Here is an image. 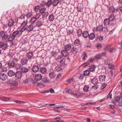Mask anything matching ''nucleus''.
<instances>
[{
    "label": "nucleus",
    "mask_w": 122,
    "mask_h": 122,
    "mask_svg": "<svg viewBox=\"0 0 122 122\" xmlns=\"http://www.w3.org/2000/svg\"><path fill=\"white\" fill-rule=\"evenodd\" d=\"M41 13L39 12L38 14H36L35 17H36L37 19H38L41 14Z\"/></svg>",
    "instance_id": "obj_48"
},
{
    "label": "nucleus",
    "mask_w": 122,
    "mask_h": 122,
    "mask_svg": "<svg viewBox=\"0 0 122 122\" xmlns=\"http://www.w3.org/2000/svg\"><path fill=\"white\" fill-rule=\"evenodd\" d=\"M1 71L3 72H6L7 71V68L3 66L1 69Z\"/></svg>",
    "instance_id": "obj_35"
},
{
    "label": "nucleus",
    "mask_w": 122,
    "mask_h": 122,
    "mask_svg": "<svg viewBox=\"0 0 122 122\" xmlns=\"http://www.w3.org/2000/svg\"><path fill=\"white\" fill-rule=\"evenodd\" d=\"M55 19L54 15L53 14H51L50 15L49 17V20L51 21H52Z\"/></svg>",
    "instance_id": "obj_28"
},
{
    "label": "nucleus",
    "mask_w": 122,
    "mask_h": 122,
    "mask_svg": "<svg viewBox=\"0 0 122 122\" xmlns=\"http://www.w3.org/2000/svg\"><path fill=\"white\" fill-rule=\"evenodd\" d=\"M22 74V72H21L20 71H17L15 74V76L18 79H19L21 77Z\"/></svg>",
    "instance_id": "obj_3"
},
{
    "label": "nucleus",
    "mask_w": 122,
    "mask_h": 122,
    "mask_svg": "<svg viewBox=\"0 0 122 122\" xmlns=\"http://www.w3.org/2000/svg\"><path fill=\"white\" fill-rule=\"evenodd\" d=\"M11 31L7 30L6 31V33L2 37V40L3 41H5L8 38V36L11 34Z\"/></svg>",
    "instance_id": "obj_1"
},
{
    "label": "nucleus",
    "mask_w": 122,
    "mask_h": 122,
    "mask_svg": "<svg viewBox=\"0 0 122 122\" xmlns=\"http://www.w3.org/2000/svg\"><path fill=\"white\" fill-rule=\"evenodd\" d=\"M71 94L76 96H79V93L77 91H72Z\"/></svg>",
    "instance_id": "obj_30"
},
{
    "label": "nucleus",
    "mask_w": 122,
    "mask_h": 122,
    "mask_svg": "<svg viewBox=\"0 0 122 122\" xmlns=\"http://www.w3.org/2000/svg\"><path fill=\"white\" fill-rule=\"evenodd\" d=\"M96 68V66H95L93 65L92 66H91L90 67V70L91 71H94Z\"/></svg>",
    "instance_id": "obj_49"
},
{
    "label": "nucleus",
    "mask_w": 122,
    "mask_h": 122,
    "mask_svg": "<svg viewBox=\"0 0 122 122\" xmlns=\"http://www.w3.org/2000/svg\"><path fill=\"white\" fill-rule=\"evenodd\" d=\"M15 61L13 60L10 61L8 63V65L10 67H13L15 65Z\"/></svg>",
    "instance_id": "obj_4"
},
{
    "label": "nucleus",
    "mask_w": 122,
    "mask_h": 122,
    "mask_svg": "<svg viewBox=\"0 0 122 122\" xmlns=\"http://www.w3.org/2000/svg\"><path fill=\"white\" fill-rule=\"evenodd\" d=\"M58 3V0H54L52 3L53 5L55 6H56Z\"/></svg>",
    "instance_id": "obj_31"
},
{
    "label": "nucleus",
    "mask_w": 122,
    "mask_h": 122,
    "mask_svg": "<svg viewBox=\"0 0 122 122\" xmlns=\"http://www.w3.org/2000/svg\"><path fill=\"white\" fill-rule=\"evenodd\" d=\"M40 71L41 72L44 74H45L47 70L45 67H42L40 68Z\"/></svg>",
    "instance_id": "obj_13"
},
{
    "label": "nucleus",
    "mask_w": 122,
    "mask_h": 122,
    "mask_svg": "<svg viewBox=\"0 0 122 122\" xmlns=\"http://www.w3.org/2000/svg\"><path fill=\"white\" fill-rule=\"evenodd\" d=\"M108 68L112 70L114 68V65L112 64H109Z\"/></svg>",
    "instance_id": "obj_44"
},
{
    "label": "nucleus",
    "mask_w": 122,
    "mask_h": 122,
    "mask_svg": "<svg viewBox=\"0 0 122 122\" xmlns=\"http://www.w3.org/2000/svg\"><path fill=\"white\" fill-rule=\"evenodd\" d=\"M77 33L79 36L81 35L82 34V30L81 29H79L77 31Z\"/></svg>",
    "instance_id": "obj_39"
},
{
    "label": "nucleus",
    "mask_w": 122,
    "mask_h": 122,
    "mask_svg": "<svg viewBox=\"0 0 122 122\" xmlns=\"http://www.w3.org/2000/svg\"><path fill=\"white\" fill-rule=\"evenodd\" d=\"M22 28H21L20 31L21 32H22L25 31V30H26V27H22Z\"/></svg>",
    "instance_id": "obj_54"
},
{
    "label": "nucleus",
    "mask_w": 122,
    "mask_h": 122,
    "mask_svg": "<svg viewBox=\"0 0 122 122\" xmlns=\"http://www.w3.org/2000/svg\"><path fill=\"white\" fill-rule=\"evenodd\" d=\"M116 49L114 48L112 49L109 50V51L110 53H112L115 52L116 51Z\"/></svg>",
    "instance_id": "obj_60"
},
{
    "label": "nucleus",
    "mask_w": 122,
    "mask_h": 122,
    "mask_svg": "<svg viewBox=\"0 0 122 122\" xmlns=\"http://www.w3.org/2000/svg\"><path fill=\"white\" fill-rule=\"evenodd\" d=\"M5 34V32L3 31H1L0 32V36L2 37Z\"/></svg>",
    "instance_id": "obj_52"
},
{
    "label": "nucleus",
    "mask_w": 122,
    "mask_h": 122,
    "mask_svg": "<svg viewBox=\"0 0 122 122\" xmlns=\"http://www.w3.org/2000/svg\"><path fill=\"white\" fill-rule=\"evenodd\" d=\"M89 38L91 40L93 39L95 37V35L93 33L90 34L88 36Z\"/></svg>",
    "instance_id": "obj_21"
},
{
    "label": "nucleus",
    "mask_w": 122,
    "mask_h": 122,
    "mask_svg": "<svg viewBox=\"0 0 122 122\" xmlns=\"http://www.w3.org/2000/svg\"><path fill=\"white\" fill-rule=\"evenodd\" d=\"M49 76L50 78L51 79H53L55 77L56 74L54 72H52L49 74Z\"/></svg>",
    "instance_id": "obj_20"
},
{
    "label": "nucleus",
    "mask_w": 122,
    "mask_h": 122,
    "mask_svg": "<svg viewBox=\"0 0 122 122\" xmlns=\"http://www.w3.org/2000/svg\"><path fill=\"white\" fill-rule=\"evenodd\" d=\"M33 56V54L32 52L30 51L28 53L27 56L29 58L31 59Z\"/></svg>",
    "instance_id": "obj_26"
},
{
    "label": "nucleus",
    "mask_w": 122,
    "mask_h": 122,
    "mask_svg": "<svg viewBox=\"0 0 122 122\" xmlns=\"http://www.w3.org/2000/svg\"><path fill=\"white\" fill-rule=\"evenodd\" d=\"M42 78V76L40 74H37L35 75V78L37 81H40L41 80Z\"/></svg>",
    "instance_id": "obj_2"
},
{
    "label": "nucleus",
    "mask_w": 122,
    "mask_h": 122,
    "mask_svg": "<svg viewBox=\"0 0 122 122\" xmlns=\"http://www.w3.org/2000/svg\"><path fill=\"white\" fill-rule=\"evenodd\" d=\"M33 27V26L32 25H30L28 26L27 27H26V30L28 32H30L32 30Z\"/></svg>",
    "instance_id": "obj_8"
},
{
    "label": "nucleus",
    "mask_w": 122,
    "mask_h": 122,
    "mask_svg": "<svg viewBox=\"0 0 122 122\" xmlns=\"http://www.w3.org/2000/svg\"><path fill=\"white\" fill-rule=\"evenodd\" d=\"M78 51V49L76 47H73L71 49V51L73 53L75 54H76Z\"/></svg>",
    "instance_id": "obj_12"
},
{
    "label": "nucleus",
    "mask_w": 122,
    "mask_h": 122,
    "mask_svg": "<svg viewBox=\"0 0 122 122\" xmlns=\"http://www.w3.org/2000/svg\"><path fill=\"white\" fill-rule=\"evenodd\" d=\"M61 53L63 56L64 57H66L68 55V52L65 50H62Z\"/></svg>",
    "instance_id": "obj_18"
},
{
    "label": "nucleus",
    "mask_w": 122,
    "mask_h": 122,
    "mask_svg": "<svg viewBox=\"0 0 122 122\" xmlns=\"http://www.w3.org/2000/svg\"><path fill=\"white\" fill-rule=\"evenodd\" d=\"M64 48L65 50L66 51L69 50L71 49V45L70 44H67L65 45Z\"/></svg>",
    "instance_id": "obj_17"
},
{
    "label": "nucleus",
    "mask_w": 122,
    "mask_h": 122,
    "mask_svg": "<svg viewBox=\"0 0 122 122\" xmlns=\"http://www.w3.org/2000/svg\"><path fill=\"white\" fill-rule=\"evenodd\" d=\"M115 9L113 7H110L109 8V11L111 13H113L114 12Z\"/></svg>",
    "instance_id": "obj_42"
},
{
    "label": "nucleus",
    "mask_w": 122,
    "mask_h": 122,
    "mask_svg": "<svg viewBox=\"0 0 122 122\" xmlns=\"http://www.w3.org/2000/svg\"><path fill=\"white\" fill-rule=\"evenodd\" d=\"M106 76L104 75H100L99 77L100 80L101 81H103L105 80Z\"/></svg>",
    "instance_id": "obj_10"
},
{
    "label": "nucleus",
    "mask_w": 122,
    "mask_h": 122,
    "mask_svg": "<svg viewBox=\"0 0 122 122\" xmlns=\"http://www.w3.org/2000/svg\"><path fill=\"white\" fill-rule=\"evenodd\" d=\"M114 19V16L113 15H111L109 16V19L111 21H113V20Z\"/></svg>",
    "instance_id": "obj_45"
},
{
    "label": "nucleus",
    "mask_w": 122,
    "mask_h": 122,
    "mask_svg": "<svg viewBox=\"0 0 122 122\" xmlns=\"http://www.w3.org/2000/svg\"><path fill=\"white\" fill-rule=\"evenodd\" d=\"M110 20L108 18L105 19L104 20V24L105 25H107L110 23Z\"/></svg>",
    "instance_id": "obj_16"
},
{
    "label": "nucleus",
    "mask_w": 122,
    "mask_h": 122,
    "mask_svg": "<svg viewBox=\"0 0 122 122\" xmlns=\"http://www.w3.org/2000/svg\"><path fill=\"white\" fill-rule=\"evenodd\" d=\"M73 81V78H71L68 79L67 81L68 83H71Z\"/></svg>",
    "instance_id": "obj_63"
},
{
    "label": "nucleus",
    "mask_w": 122,
    "mask_h": 122,
    "mask_svg": "<svg viewBox=\"0 0 122 122\" xmlns=\"http://www.w3.org/2000/svg\"><path fill=\"white\" fill-rule=\"evenodd\" d=\"M46 3H45V1H42L41 2V6H43L46 5Z\"/></svg>",
    "instance_id": "obj_62"
},
{
    "label": "nucleus",
    "mask_w": 122,
    "mask_h": 122,
    "mask_svg": "<svg viewBox=\"0 0 122 122\" xmlns=\"http://www.w3.org/2000/svg\"><path fill=\"white\" fill-rule=\"evenodd\" d=\"M8 74L9 76L11 77L15 75V73L13 71L10 70L8 71Z\"/></svg>",
    "instance_id": "obj_19"
},
{
    "label": "nucleus",
    "mask_w": 122,
    "mask_h": 122,
    "mask_svg": "<svg viewBox=\"0 0 122 122\" xmlns=\"http://www.w3.org/2000/svg\"><path fill=\"white\" fill-rule=\"evenodd\" d=\"M98 80L97 78L96 77H94L91 80L92 83L94 84H96L97 83Z\"/></svg>",
    "instance_id": "obj_24"
},
{
    "label": "nucleus",
    "mask_w": 122,
    "mask_h": 122,
    "mask_svg": "<svg viewBox=\"0 0 122 122\" xmlns=\"http://www.w3.org/2000/svg\"><path fill=\"white\" fill-rule=\"evenodd\" d=\"M66 91L67 93L71 94L72 91L71 89H66Z\"/></svg>",
    "instance_id": "obj_53"
},
{
    "label": "nucleus",
    "mask_w": 122,
    "mask_h": 122,
    "mask_svg": "<svg viewBox=\"0 0 122 122\" xmlns=\"http://www.w3.org/2000/svg\"><path fill=\"white\" fill-rule=\"evenodd\" d=\"M106 84L105 83H103L102 84L101 86V89H104L106 86Z\"/></svg>",
    "instance_id": "obj_61"
},
{
    "label": "nucleus",
    "mask_w": 122,
    "mask_h": 122,
    "mask_svg": "<svg viewBox=\"0 0 122 122\" xmlns=\"http://www.w3.org/2000/svg\"><path fill=\"white\" fill-rule=\"evenodd\" d=\"M82 35H83L84 38H86L88 36L89 34L88 32L87 31H85L83 32Z\"/></svg>",
    "instance_id": "obj_22"
},
{
    "label": "nucleus",
    "mask_w": 122,
    "mask_h": 122,
    "mask_svg": "<svg viewBox=\"0 0 122 122\" xmlns=\"http://www.w3.org/2000/svg\"><path fill=\"white\" fill-rule=\"evenodd\" d=\"M31 81V82L34 83H36V82H35L33 80H31L30 79H24L23 80V81L24 83H26L28 82L29 81Z\"/></svg>",
    "instance_id": "obj_9"
},
{
    "label": "nucleus",
    "mask_w": 122,
    "mask_h": 122,
    "mask_svg": "<svg viewBox=\"0 0 122 122\" xmlns=\"http://www.w3.org/2000/svg\"><path fill=\"white\" fill-rule=\"evenodd\" d=\"M28 69L26 67H23L21 69V71L22 73H26L28 71Z\"/></svg>",
    "instance_id": "obj_23"
},
{
    "label": "nucleus",
    "mask_w": 122,
    "mask_h": 122,
    "mask_svg": "<svg viewBox=\"0 0 122 122\" xmlns=\"http://www.w3.org/2000/svg\"><path fill=\"white\" fill-rule=\"evenodd\" d=\"M110 48V46L108 45L105 46L104 47V49L105 50H108Z\"/></svg>",
    "instance_id": "obj_59"
},
{
    "label": "nucleus",
    "mask_w": 122,
    "mask_h": 122,
    "mask_svg": "<svg viewBox=\"0 0 122 122\" xmlns=\"http://www.w3.org/2000/svg\"><path fill=\"white\" fill-rule=\"evenodd\" d=\"M48 15V13L47 12H44L42 14V17L43 18L47 17Z\"/></svg>",
    "instance_id": "obj_32"
},
{
    "label": "nucleus",
    "mask_w": 122,
    "mask_h": 122,
    "mask_svg": "<svg viewBox=\"0 0 122 122\" xmlns=\"http://www.w3.org/2000/svg\"><path fill=\"white\" fill-rule=\"evenodd\" d=\"M94 60V58H90L88 60V61L89 63H91L93 62V61Z\"/></svg>",
    "instance_id": "obj_51"
},
{
    "label": "nucleus",
    "mask_w": 122,
    "mask_h": 122,
    "mask_svg": "<svg viewBox=\"0 0 122 122\" xmlns=\"http://www.w3.org/2000/svg\"><path fill=\"white\" fill-rule=\"evenodd\" d=\"M90 73V71L88 70L85 71L84 73V75L85 76H88Z\"/></svg>",
    "instance_id": "obj_43"
},
{
    "label": "nucleus",
    "mask_w": 122,
    "mask_h": 122,
    "mask_svg": "<svg viewBox=\"0 0 122 122\" xmlns=\"http://www.w3.org/2000/svg\"><path fill=\"white\" fill-rule=\"evenodd\" d=\"M42 25V22L41 21H38L36 24V26H40Z\"/></svg>",
    "instance_id": "obj_50"
},
{
    "label": "nucleus",
    "mask_w": 122,
    "mask_h": 122,
    "mask_svg": "<svg viewBox=\"0 0 122 122\" xmlns=\"http://www.w3.org/2000/svg\"><path fill=\"white\" fill-rule=\"evenodd\" d=\"M10 84L12 86H16L18 85V83L17 81L16 80H12L10 82Z\"/></svg>",
    "instance_id": "obj_6"
},
{
    "label": "nucleus",
    "mask_w": 122,
    "mask_h": 122,
    "mask_svg": "<svg viewBox=\"0 0 122 122\" xmlns=\"http://www.w3.org/2000/svg\"><path fill=\"white\" fill-rule=\"evenodd\" d=\"M83 59L84 60V59L87 58V56L86 53H83Z\"/></svg>",
    "instance_id": "obj_64"
},
{
    "label": "nucleus",
    "mask_w": 122,
    "mask_h": 122,
    "mask_svg": "<svg viewBox=\"0 0 122 122\" xmlns=\"http://www.w3.org/2000/svg\"><path fill=\"white\" fill-rule=\"evenodd\" d=\"M102 55L100 54L96 56L95 57V59H99L101 58L102 57Z\"/></svg>",
    "instance_id": "obj_56"
},
{
    "label": "nucleus",
    "mask_w": 122,
    "mask_h": 122,
    "mask_svg": "<svg viewBox=\"0 0 122 122\" xmlns=\"http://www.w3.org/2000/svg\"><path fill=\"white\" fill-rule=\"evenodd\" d=\"M37 19L34 17L31 18L30 20V23L32 24H33L36 21Z\"/></svg>",
    "instance_id": "obj_34"
},
{
    "label": "nucleus",
    "mask_w": 122,
    "mask_h": 122,
    "mask_svg": "<svg viewBox=\"0 0 122 122\" xmlns=\"http://www.w3.org/2000/svg\"><path fill=\"white\" fill-rule=\"evenodd\" d=\"M42 81L44 82L47 83L49 81V78L48 77H44L42 79Z\"/></svg>",
    "instance_id": "obj_27"
},
{
    "label": "nucleus",
    "mask_w": 122,
    "mask_h": 122,
    "mask_svg": "<svg viewBox=\"0 0 122 122\" xmlns=\"http://www.w3.org/2000/svg\"><path fill=\"white\" fill-rule=\"evenodd\" d=\"M12 35L15 38L19 36V32L18 31H16L13 32L12 33Z\"/></svg>",
    "instance_id": "obj_15"
},
{
    "label": "nucleus",
    "mask_w": 122,
    "mask_h": 122,
    "mask_svg": "<svg viewBox=\"0 0 122 122\" xmlns=\"http://www.w3.org/2000/svg\"><path fill=\"white\" fill-rule=\"evenodd\" d=\"M28 23L27 21L25 22H24L21 24V26L22 27H25V26H26Z\"/></svg>",
    "instance_id": "obj_47"
},
{
    "label": "nucleus",
    "mask_w": 122,
    "mask_h": 122,
    "mask_svg": "<svg viewBox=\"0 0 122 122\" xmlns=\"http://www.w3.org/2000/svg\"><path fill=\"white\" fill-rule=\"evenodd\" d=\"M64 61L63 60H62L60 62V64L61 65V67H62L64 66Z\"/></svg>",
    "instance_id": "obj_55"
},
{
    "label": "nucleus",
    "mask_w": 122,
    "mask_h": 122,
    "mask_svg": "<svg viewBox=\"0 0 122 122\" xmlns=\"http://www.w3.org/2000/svg\"><path fill=\"white\" fill-rule=\"evenodd\" d=\"M39 69V67L38 66L35 65L32 67V70L34 72H37Z\"/></svg>",
    "instance_id": "obj_5"
},
{
    "label": "nucleus",
    "mask_w": 122,
    "mask_h": 122,
    "mask_svg": "<svg viewBox=\"0 0 122 122\" xmlns=\"http://www.w3.org/2000/svg\"><path fill=\"white\" fill-rule=\"evenodd\" d=\"M14 23V21L12 19H10L8 20V25L9 26L11 27L13 26Z\"/></svg>",
    "instance_id": "obj_7"
},
{
    "label": "nucleus",
    "mask_w": 122,
    "mask_h": 122,
    "mask_svg": "<svg viewBox=\"0 0 122 122\" xmlns=\"http://www.w3.org/2000/svg\"><path fill=\"white\" fill-rule=\"evenodd\" d=\"M15 37L12 35L10 36L8 39V40L9 41H12L14 39Z\"/></svg>",
    "instance_id": "obj_29"
},
{
    "label": "nucleus",
    "mask_w": 122,
    "mask_h": 122,
    "mask_svg": "<svg viewBox=\"0 0 122 122\" xmlns=\"http://www.w3.org/2000/svg\"><path fill=\"white\" fill-rule=\"evenodd\" d=\"M21 63L22 64H25L27 63V61L26 58L25 57H23L21 60Z\"/></svg>",
    "instance_id": "obj_25"
},
{
    "label": "nucleus",
    "mask_w": 122,
    "mask_h": 122,
    "mask_svg": "<svg viewBox=\"0 0 122 122\" xmlns=\"http://www.w3.org/2000/svg\"><path fill=\"white\" fill-rule=\"evenodd\" d=\"M89 86L88 85H85L84 87L83 90L84 91L87 92L88 91Z\"/></svg>",
    "instance_id": "obj_37"
},
{
    "label": "nucleus",
    "mask_w": 122,
    "mask_h": 122,
    "mask_svg": "<svg viewBox=\"0 0 122 122\" xmlns=\"http://www.w3.org/2000/svg\"><path fill=\"white\" fill-rule=\"evenodd\" d=\"M80 40L77 39H76L75 41L74 44L76 46H78L80 44Z\"/></svg>",
    "instance_id": "obj_33"
},
{
    "label": "nucleus",
    "mask_w": 122,
    "mask_h": 122,
    "mask_svg": "<svg viewBox=\"0 0 122 122\" xmlns=\"http://www.w3.org/2000/svg\"><path fill=\"white\" fill-rule=\"evenodd\" d=\"M41 7L39 5L35 6L34 8V10L36 11H37L40 9Z\"/></svg>",
    "instance_id": "obj_46"
},
{
    "label": "nucleus",
    "mask_w": 122,
    "mask_h": 122,
    "mask_svg": "<svg viewBox=\"0 0 122 122\" xmlns=\"http://www.w3.org/2000/svg\"><path fill=\"white\" fill-rule=\"evenodd\" d=\"M15 102L16 103L20 104H23L25 103V102L19 100H15Z\"/></svg>",
    "instance_id": "obj_58"
},
{
    "label": "nucleus",
    "mask_w": 122,
    "mask_h": 122,
    "mask_svg": "<svg viewBox=\"0 0 122 122\" xmlns=\"http://www.w3.org/2000/svg\"><path fill=\"white\" fill-rule=\"evenodd\" d=\"M102 27H103L102 25H99L98 27H97L96 29H94V30L96 31H101L102 30Z\"/></svg>",
    "instance_id": "obj_14"
},
{
    "label": "nucleus",
    "mask_w": 122,
    "mask_h": 122,
    "mask_svg": "<svg viewBox=\"0 0 122 122\" xmlns=\"http://www.w3.org/2000/svg\"><path fill=\"white\" fill-rule=\"evenodd\" d=\"M3 44L2 46V49L3 50L5 49L8 46L7 44H4V42H2Z\"/></svg>",
    "instance_id": "obj_36"
},
{
    "label": "nucleus",
    "mask_w": 122,
    "mask_h": 122,
    "mask_svg": "<svg viewBox=\"0 0 122 122\" xmlns=\"http://www.w3.org/2000/svg\"><path fill=\"white\" fill-rule=\"evenodd\" d=\"M55 70V71L56 70L57 71H59L62 70V68L59 66H57L56 67Z\"/></svg>",
    "instance_id": "obj_40"
},
{
    "label": "nucleus",
    "mask_w": 122,
    "mask_h": 122,
    "mask_svg": "<svg viewBox=\"0 0 122 122\" xmlns=\"http://www.w3.org/2000/svg\"><path fill=\"white\" fill-rule=\"evenodd\" d=\"M102 32L104 33H106L108 31V29L107 27H102Z\"/></svg>",
    "instance_id": "obj_41"
},
{
    "label": "nucleus",
    "mask_w": 122,
    "mask_h": 122,
    "mask_svg": "<svg viewBox=\"0 0 122 122\" xmlns=\"http://www.w3.org/2000/svg\"><path fill=\"white\" fill-rule=\"evenodd\" d=\"M52 4V1L51 0H50L48 1V2L46 3V5L49 7Z\"/></svg>",
    "instance_id": "obj_38"
},
{
    "label": "nucleus",
    "mask_w": 122,
    "mask_h": 122,
    "mask_svg": "<svg viewBox=\"0 0 122 122\" xmlns=\"http://www.w3.org/2000/svg\"><path fill=\"white\" fill-rule=\"evenodd\" d=\"M7 78L6 75L4 73H2L0 74V79L4 80H5Z\"/></svg>",
    "instance_id": "obj_11"
},
{
    "label": "nucleus",
    "mask_w": 122,
    "mask_h": 122,
    "mask_svg": "<svg viewBox=\"0 0 122 122\" xmlns=\"http://www.w3.org/2000/svg\"><path fill=\"white\" fill-rule=\"evenodd\" d=\"M95 104V103L94 102L93 103L92 102H87V103H85L84 104H84L83 105H88V104H90V105H93Z\"/></svg>",
    "instance_id": "obj_57"
}]
</instances>
